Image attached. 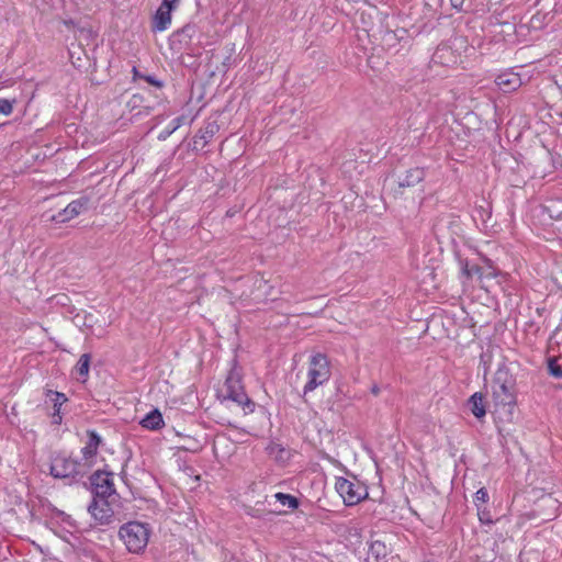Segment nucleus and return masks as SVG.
<instances>
[{"instance_id": "473e14b6", "label": "nucleus", "mask_w": 562, "mask_h": 562, "mask_svg": "<svg viewBox=\"0 0 562 562\" xmlns=\"http://www.w3.org/2000/svg\"><path fill=\"white\" fill-rule=\"evenodd\" d=\"M372 393H373L374 395H378V394H379V387H378V386H373V387H372Z\"/></svg>"}, {"instance_id": "1a4fd4ad", "label": "nucleus", "mask_w": 562, "mask_h": 562, "mask_svg": "<svg viewBox=\"0 0 562 562\" xmlns=\"http://www.w3.org/2000/svg\"><path fill=\"white\" fill-rule=\"evenodd\" d=\"M90 199L88 196H81L77 200L71 201L64 210L52 216V221L56 223H66L85 211L88 210Z\"/></svg>"}, {"instance_id": "39448f33", "label": "nucleus", "mask_w": 562, "mask_h": 562, "mask_svg": "<svg viewBox=\"0 0 562 562\" xmlns=\"http://www.w3.org/2000/svg\"><path fill=\"white\" fill-rule=\"evenodd\" d=\"M87 473L86 469L81 465V462L66 457L57 456L53 459L50 464V474L57 479H69L78 475L82 476Z\"/></svg>"}, {"instance_id": "a878e982", "label": "nucleus", "mask_w": 562, "mask_h": 562, "mask_svg": "<svg viewBox=\"0 0 562 562\" xmlns=\"http://www.w3.org/2000/svg\"><path fill=\"white\" fill-rule=\"evenodd\" d=\"M465 1L467 0H450V3L452 8L456 9L458 12H463L468 10L465 8Z\"/></svg>"}, {"instance_id": "412c9836", "label": "nucleus", "mask_w": 562, "mask_h": 562, "mask_svg": "<svg viewBox=\"0 0 562 562\" xmlns=\"http://www.w3.org/2000/svg\"><path fill=\"white\" fill-rule=\"evenodd\" d=\"M14 100L0 99V114L10 115L13 111Z\"/></svg>"}, {"instance_id": "bb28decb", "label": "nucleus", "mask_w": 562, "mask_h": 562, "mask_svg": "<svg viewBox=\"0 0 562 562\" xmlns=\"http://www.w3.org/2000/svg\"><path fill=\"white\" fill-rule=\"evenodd\" d=\"M550 373L555 378H562V369L560 366L554 364L553 362L549 363Z\"/></svg>"}, {"instance_id": "4be33fe9", "label": "nucleus", "mask_w": 562, "mask_h": 562, "mask_svg": "<svg viewBox=\"0 0 562 562\" xmlns=\"http://www.w3.org/2000/svg\"><path fill=\"white\" fill-rule=\"evenodd\" d=\"M487 499L488 493L484 487L480 488L474 495V504L476 505V507H480L481 504L486 503Z\"/></svg>"}, {"instance_id": "aec40b11", "label": "nucleus", "mask_w": 562, "mask_h": 562, "mask_svg": "<svg viewBox=\"0 0 562 562\" xmlns=\"http://www.w3.org/2000/svg\"><path fill=\"white\" fill-rule=\"evenodd\" d=\"M144 98L142 94H133L131 99L127 101L126 105L131 111H134L138 108H143L145 111V114H149L153 111V106L150 105H143Z\"/></svg>"}, {"instance_id": "7ed1b4c3", "label": "nucleus", "mask_w": 562, "mask_h": 562, "mask_svg": "<svg viewBox=\"0 0 562 562\" xmlns=\"http://www.w3.org/2000/svg\"><path fill=\"white\" fill-rule=\"evenodd\" d=\"M331 375L330 362L324 353H316L310 358L307 370V382L303 387L304 394L314 391L325 384Z\"/></svg>"}, {"instance_id": "4468645a", "label": "nucleus", "mask_w": 562, "mask_h": 562, "mask_svg": "<svg viewBox=\"0 0 562 562\" xmlns=\"http://www.w3.org/2000/svg\"><path fill=\"white\" fill-rule=\"evenodd\" d=\"M170 23H171V12H169L168 10H165V8L159 7L153 18L151 30L154 32H162L168 29Z\"/></svg>"}, {"instance_id": "f03ea898", "label": "nucleus", "mask_w": 562, "mask_h": 562, "mask_svg": "<svg viewBox=\"0 0 562 562\" xmlns=\"http://www.w3.org/2000/svg\"><path fill=\"white\" fill-rule=\"evenodd\" d=\"M119 536L128 552L139 554L148 544L150 528L144 522L128 521L120 527Z\"/></svg>"}, {"instance_id": "f257e3e1", "label": "nucleus", "mask_w": 562, "mask_h": 562, "mask_svg": "<svg viewBox=\"0 0 562 562\" xmlns=\"http://www.w3.org/2000/svg\"><path fill=\"white\" fill-rule=\"evenodd\" d=\"M516 380L505 366L498 367L492 383V395L496 406H514Z\"/></svg>"}, {"instance_id": "c85d7f7f", "label": "nucleus", "mask_w": 562, "mask_h": 562, "mask_svg": "<svg viewBox=\"0 0 562 562\" xmlns=\"http://www.w3.org/2000/svg\"><path fill=\"white\" fill-rule=\"evenodd\" d=\"M479 510V518L482 522H491L490 518L486 517V513L484 510H481L480 507H477Z\"/></svg>"}, {"instance_id": "6e6552de", "label": "nucleus", "mask_w": 562, "mask_h": 562, "mask_svg": "<svg viewBox=\"0 0 562 562\" xmlns=\"http://www.w3.org/2000/svg\"><path fill=\"white\" fill-rule=\"evenodd\" d=\"M88 512L98 525H109L113 521L114 512L108 498L93 497Z\"/></svg>"}, {"instance_id": "0eeeda50", "label": "nucleus", "mask_w": 562, "mask_h": 562, "mask_svg": "<svg viewBox=\"0 0 562 562\" xmlns=\"http://www.w3.org/2000/svg\"><path fill=\"white\" fill-rule=\"evenodd\" d=\"M90 482L92 485L93 497L109 499L115 495L112 473L97 471L91 475Z\"/></svg>"}, {"instance_id": "f8f14e48", "label": "nucleus", "mask_w": 562, "mask_h": 562, "mask_svg": "<svg viewBox=\"0 0 562 562\" xmlns=\"http://www.w3.org/2000/svg\"><path fill=\"white\" fill-rule=\"evenodd\" d=\"M266 450L268 456L280 464H285L292 457V452L289 448L276 441H271Z\"/></svg>"}, {"instance_id": "423d86ee", "label": "nucleus", "mask_w": 562, "mask_h": 562, "mask_svg": "<svg viewBox=\"0 0 562 562\" xmlns=\"http://www.w3.org/2000/svg\"><path fill=\"white\" fill-rule=\"evenodd\" d=\"M335 488L347 506L358 504L368 495L366 488L360 482L350 481L345 477H338L336 480Z\"/></svg>"}, {"instance_id": "2eb2a0df", "label": "nucleus", "mask_w": 562, "mask_h": 562, "mask_svg": "<svg viewBox=\"0 0 562 562\" xmlns=\"http://www.w3.org/2000/svg\"><path fill=\"white\" fill-rule=\"evenodd\" d=\"M46 396L53 402V406H54V414H53L54 423L55 424H60V422H61L60 407L67 401L66 395L64 393H60V392H57V391L48 390L47 393H46Z\"/></svg>"}, {"instance_id": "f3484780", "label": "nucleus", "mask_w": 562, "mask_h": 562, "mask_svg": "<svg viewBox=\"0 0 562 562\" xmlns=\"http://www.w3.org/2000/svg\"><path fill=\"white\" fill-rule=\"evenodd\" d=\"M140 424L144 428L156 430L161 427L164 420L159 411L154 409L142 419Z\"/></svg>"}, {"instance_id": "6ab92c4d", "label": "nucleus", "mask_w": 562, "mask_h": 562, "mask_svg": "<svg viewBox=\"0 0 562 562\" xmlns=\"http://www.w3.org/2000/svg\"><path fill=\"white\" fill-rule=\"evenodd\" d=\"M273 497L276 498V501L278 503H280V505L282 507H288V508H291V509H295L297 508L299 506V501L296 497L290 495V494H284V493H276L273 495Z\"/></svg>"}, {"instance_id": "9d476101", "label": "nucleus", "mask_w": 562, "mask_h": 562, "mask_svg": "<svg viewBox=\"0 0 562 562\" xmlns=\"http://www.w3.org/2000/svg\"><path fill=\"white\" fill-rule=\"evenodd\" d=\"M88 441L81 449L83 462L81 465L88 471L93 464V458L97 456L99 446L101 443V437L94 430H88Z\"/></svg>"}, {"instance_id": "20e7f679", "label": "nucleus", "mask_w": 562, "mask_h": 562, "mask_svg": "<svg viewBox=\"0 0 562 562\" xmlns=\"http://www.w3.org/2000/svg\"><path fill=\"white\" fill-rule=\"evenodd\" d=\"M220 396L223 400L235 402L241 406L246 413L254 411L255 404L245 393L240 376L235 371L229 372L227 375L226 381L220 391Z\"/></svg>"}, {"instance_id": "a211bd4d", "label": "nucleus", "mask_w": 562, "mask_h": 562, "mask_svg": "<svg viewBox=\"0 0 562 562\" xmlns=\"http://www.w3.org/2000/svg\"><path fill=\"white\" fill-rule=\"evenodd\" d=\"M90 360H91L90 355L83 353L80 356V358L75 367V372L78 375V379L81 380L82 382H85L88 378L89 369H90Z\"/></svg>"}, {"instance_id": "5701e85b", "label": "nucleus", "mask_w": 562, "mask_h": 562, "mask_svg": "<svg viewBox=\"0 0 562 562\" xmlns=\"http://www.w3.org/2000/svg\"><path fill=\"white\" fill-rule=\"evenodd\" d=\"M370 550L372 553L380 555L384 553L385 544L379 540L371 542Z\"/></svg>"}, {"instance_id": "7c9ffc66", "label": "nucleus", "mask_w": 562, "mask_h": 562, "mask_svg": "<svg viewBox=\"0 0 562 562\" xmlns=\"http://www.w3.org/2000/svg\"><path fill=\"white\" fill-rule=\"evenodd\" d=\"M462 274L465 276L467 278H470V277H473L472 273H471V267H469L468 265H465L463 268H462Z\"/></svg>"}, {"instance_id": "9b49d317", "label": "nucleus", "mask_w": 562, "mask_h": 562, "mask_svg": "<svg viewBox=\"0 0 562 562\" xmlns=\"http://www.w3.org/2000/svg\"><path fill=\"white\" fill-rule=\"evenodd\" d=\"M495 83L504 92H512L517 90L521 85V78L518 74L508 71L498 75L495 79Z\"/></svg>"}, {"instance_id": "c756f323", "label": "nucleus", "mask_w": 562, "mask_h": 562, "mask_svg": "<svg viewBox=\"0 0 562 562\" xmlns=\"http://www.w3.org/2000/svg\"><path fill=\"white\" fill-rule=\"evenodd\" d=\"M143 76H145V74H142L136 67H133V79L134 80L143 79Z\"/></svg>"}, {"instance_id": "393cba45", "label": "nucleus", "mask_w": 562, "mask_h": 562, "mask_svg": "<svg viewBox=\"0 0 562 562\" xmlns=\"http://www.w3.org/2000/svg\"><path fill=\"white\" fill-rule=\"evenodd\" d=\"M143 80H145L146 82H148L149 85L151 86H155L157 88H162L164 83L162 81L158 80L155 76L153 75H145L143 76Z\"/></svg>"}, {"instance_id": "ddd939ff", "label": "nucleus", "mask_w": 562, "mask_h": 562, "mask_svg": "<svg viewBox=\"0 0 562 562\" xmlns=\"http://www.w3.org/2000/svg\"><path fill=\"white\" fill-rule=\"evenodd\" d=\"M425 178V170L423 168L408 169L403 177H400L398 188H413L419 184Z\"/></svg>"}, {"instance_id": "cd10ccee", "label": "nucleus", "mask_w": 562, "mask_h": 562, "mask_svg": "<svg viewBox=\"0 0 562 562\" xmlns=\"http://www.w3.org/2000/svg\"><path fill=\"white\" fill-rule=\"evenodd\" d=\"M182 123V117H177L175 119L171 124H173V128H170L168 132H167V135H170L171 133H173L178 127H180Z\"/></svg>"}, {"instance_id": "dca6fc26", "label": "nucleus", "mask_w": 562, "mask_h": 562, "mask_svg": "<svg viewBox=\"0 0 562 562\" xmlns=\"http://www.w3.org/2000/svg\"><path fill=\"white\" fill-rule=\"evenodd\" d=\"M469 406L472 412V414L476 418H482L485 416V405H484V398L481 393H474L470 400H469Z\"/></svg>"}, {"instance_id": "b1692460", "label": "nucleus", "mask_w": 562, "mask_h": 562, "mask_svg": "<svg viewBox=\"0 0 562 562\" xmlns=\"http://www.w3.org/2000/svg\"><path fill=\"white\" fill-rule=\"evenodd\" d=\"M179 2L180 0H162L160 8H165V10L172 12V10L178 7Z\"/></svg>"}, {"instance_id": "2f4dec72", "label": "nucleus", "mask_w": 562, "mask_h": 562, "mask_svg": "<svg viewBox=\"0 0 562 562\" xmlns=\"http://www.w3.org/2000/svg\"><path fill=\"white\" fill-rule=\"evenodd\" d=\"M481 268L479 266H472L471 267V273L472 276H479L481 277Z\"/></svg>"}]
</instances>
